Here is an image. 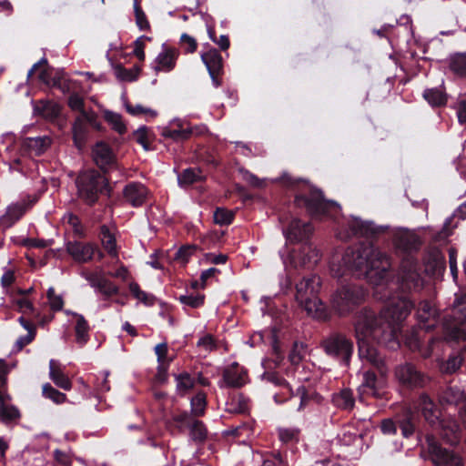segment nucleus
<instances>
[{"instance_id":"nucleus-1","label":"nucleus","mask_w":466,"mask_h":466,"mask_svg":"<svg viewBox=\"0 0 466 466\" xmlns=\"http://www.w3.org/2000/svg\"><path fill=\"white\" fill-rule=\"evenodd\" d=\"M354 331L360 358L375 367L381 375H385L388 369L377 346H390L394 343L395 328L384 319L381 312L377 314L372 309L365 308L356 317Z\"/></svg>"},{"instance_id":"nucleus-2","label":"nucleus","mask_w":466,"mask_h":466,"mask_svg":"<svg viewBox=\"0 0 466 466\" xmlns=\"http://www.w3.org/2000/svg\"><path fill=\"white\" fill-rule=\"evenodd\" d=\"M390 266V258L385 253L371 244H362L347 248L338 263L333 258L330 269L337 278L351 272L358 277H366L370 282L379 285V282L373 281V277L382 280Z\"/></svg>"},{"instance_id":"nucleus-3","label":"nucleus","mask_w":466,"mask_h":466,"mask_svg":"<svg viewBox=\"0 0 466 466\" xmlns=\"http://www.w3.org/2000/svg\"><path fill=\"white\" fill-rule=\"evenodd\" d=\"M76 184L78 197L86 204L93 205L103 192L110 195L108 179L96 170L85 171L76 177Z\"/></svg>"},{"instance_id":"nucleus-4","label":"nucleus","mask_w":466,"mask_h":466,"mask_svg":"<svg viewBox=\"0 0 466 466\" xmlns=\"http://www.w3.org/2000/svg\"><path fill=\"white\" fill-rule=\"evenodd\" d=\"M296 299L299 305L313 318H320L324 308L318 298L320 289V278L317 275H311L304 278L297 286Z\"/></svg>"},{"instance_id":"nucleus-5","label":"nucleus","mask_w":466,"mask_h":466,"mask_svg":"<svg viewBox=\"0 0 466 466\" xmlns=\"http://www.w3.org/2000/svg\"><path fill=\"white\" fill-rule=\"evenodd\" d=\"M366 298V292L358 285H346L339 288L332 296L331 304L333 309L340 316L352 312L362 304Z\"/></svg>"},{"instance_id":"nucleus-6","label":"nucleus","mask_w":466,"mask_h":466,"mask_svg":"<svg viewBox=\"0 0 466 466\" xmlns=\"http://www.w3.org/2000/svg\"><path fill=\"white\" fill-rule=\"evenodd\" d=\"M320 346L327 355L343 361L347 366L350 364L353 342L346 334L331 332L321 340Z\"/></svg>"},{"instance_id":"nucleus-7","label":"nucleus","mask_w":466,"mask_h":466,"mask_svg":"<svg viewBox=\"0 0 466 466\" xmlns=\"http://www.w3.org/2000/svg\"><path fill=\"white\" fill-rule=\"evenodd\" d=\"M398 283L404 292L419 291L423 287V279L419 272L418 261L407 258L401 261L398 273Z\"/></svg>"},{"instance_id":"nucleus-8","label":"nucleus","mask_w":466,"mask_h":466,"mask_svg":"<svg viewBox=\"0 0 466 466\" xmlns=\"http://www.w3.org/2000/svg\"><path fill=\"white\" fill-rule=\"evenodd\" d=\"M295 202L299 207L305 208L312 217L326 215L331 208L337 206L334 201L326 200L322 192L316 188H311L309 195L297 196Z\"/></svg>"},{"instance_id":"nucleus-9","label":"nucleus","mask_w":466,"mask_h":466,"mask_svg":"<svg viewBox=\"0 0 466 466\" xmlns=\"http://www.w3.org/2000/svg\"><path fill=\"white\" fill-rule=\"evenodd\" d=\"M414 303L405 296L390 299L389 304L380 312L391 326L403 321L410 313Z\"/></svg>"},{"instance_id":"nucleus-10","label":"nucleus","mask_w":466,"mask_h":466,"mask_svg":"<svg viewBox=\"0 0 466 466\" xmlns=\"http://www.w3.org/2000/svg\"><path fill=\"white\" fill-rule=\"evenodd\" d=\"M429 452L435 466H464L462 457L442 448L433 436L426 437Z\"/></svg>"},{"instance_id":"nucleus-11","label":"nucleus","mask_w":466,"mask_h":466,"mask_svg":"<svg viewBox=\"0 0 466 466\" xmlns=\"http://www.w3.org/2000/svg\"><path fill=\"white\" fill-rule=\"evenodd\" d=\"M394 375L401 385L409 388L424 387L430 380L427 375L411 363L398 365L395 368Z\"/></svg>"},{"instance_id":"nucleus-12","label":"nucleus","mask_w":466,"mask_h":466,"mask_svg":"<svg viewBox=\"0 0 466 466\" xmlns=\"http://www.w3.org/2000/svg\"><path fill=\"white\" fill-rule=\"evenodd\" d=\"M461 301L457 299L452 309V313L443 322V329L446 339H464L463 323L466 316L461 309Z\"/></svg>"},{"instance_id":"nucleus-13","label":"nucleus","mask_w":466,"mask_h":466,"mask_svg":"<svg viewBox=\"0 0 466 466\" xmlns=\"http://www.w3.org/2000/svg\"><path fill=\"white\" fill-rule=\"evenodd\" d=\"M393 244L398 251L411 254L420 248L422 242L414 231L400 229L394 234Z\"/></svg>"},{"instance_id":"nucleus-14","label":"nucleus","mask_w":466,"mask_h":466,"mask_svg":"<svg viewBox=\"0 0 466 466\" xmlns=\"http://www.w3.org/2000/svg\"><path fill=\"white\" fill-rule=\"evenodd\" d=\"M201 60L207 66L209 76L216 86L220 85L223 71V58L216 48H210L201 54Z\"/></svg>"},{"instance_id":"nucleus-15","label":"nucleus","mask_w":466,"mask_h":466,"mask_svg":"<svg viewBox=\"0 0 466 466\" xmlns=\"http://www.w3.org/2000/svg\"><path fill=\"white\" fill-rule=\"evenodd\" d=\"M179 55V50L176 47L163 46L162 50L158 53L154 61V70L157 73L171 72L176 67Z\"/></svg>"},{"instance_id":"nucleus-16","label":"nucleus","mask_w":466,"mask_h":466,"mask_svg":"<svg viewBox=\"0 0 466 466\" xmlns=\"http://www.w3.org/2000/svg\"><path fill=\"white\" fill-rule=\"evenodd\" d=\"M97 247L89 242L70 241L66 244V251L75 261L86 263L92 259Z\"/></svg>"},{"instance_id":"nucleus-17","label":"nucleus","mask_w":466,"mask_h":466,"mask_svg":"<svg viewBox=\"0 0 466 466\" xmlns=\"http://www.w3.org/2000/svg\"><path fill=\"white\" fill-rule=\"evenodd\" d=\"M149 192L147 188L139 182L129 183L123 189V196L126 202L135 208L145 204Z\"/></svg>"},{"instance_id":"nucleus-18","label":"nucleus","mask_w":466,"mask_h":466,"mask_svg":"<svg viewBox=\"0 0 466 466\" xmlns=\"http://www.w3.org/2000/svg\"><path fill=\"white\" fill-rule=\"evenodd\" d=\"M86 279L93 288L98 289L106 298H110L119 292V288L106 279L102 272L89 273Z\"/></svg>"},{"instance_id":"nucleus-19","label":"nucleus","mask_w":466,"mask_h":466,"mask_svg":"<svg viewBox=\"0 0 466 466\" xmlns=\"http://www.w3.org/2000/svg\"><path fill=\"white\" fill-rule=\"evenodd\" d=\"M417 408L420 410L423 418L428 423L432 426L440 423L441 411L429 395L426 393L420 395Z\"/></svg>"},{"instance_id":"nucleus-20","label":"nucleus","mask_w":466,"mask_h":466,"mask_svg":"<svg viewBox=\"0 0 466 466\" xmlns=\"http://www.w3.org/2000/svg\"><path fill=\"white\" fill-rule=\"evenodd\" d=\"M116 229L112 227H108L106 225H102L100 227L99 231V238L101 245L105 251L112 258L116 259V262L119 260L118 258V250L119 248L116 243Z\"/></svg>"},{"instance_id":"nucleus-21","label":"nucleus","mask_w":466,"mask_h":466,"mask_svg":"<svg viewBox=\"0 0 466 466\" xmlns=\"http://www.w3.org/2000/svg\"><path fill=\"white\" fill-rule=\"evenodd\" d=\"M247 380V371L236 362L224 370L223 382L227 387L240 388L246 384Z\"/></svg>"},{"instance_id":"nucleus-22","label":"nucleus","mask_w":466,"mask_h":466,"mask_svg":"<svg viewBox=\"0 0 466 466\" xmlns=\"http://www.w3.org/2000/svg\"><path fill=\"white\" fill-rule=\"evenodd\" d=\"M359 390L360 395H370L377 399H380L384 396L381 383L378 381L375 373L370 370L363 373V381Z\"/></svg>"},{"instance_id":"nucleus-23","label":"nucleus","mask_w":466,"mask_h":466,"mask_svg":"<svg viewBox=\"0 0 466 466\" xmlns=\"http://www.w3.org/2000/svg\"><path fill=\"white\" fill-rule=\"evenodd\" d=\"M312 232L309 223H303L299 219H293L285 232L286 238L291 242H299L307 239Z\"/></svg>"},{"instance_id":"nucleus-24","label":"nucleus","mask_w":466,"mask_h":466,"mask_svg":"<svg viewBox=\"0 0 466 466\" xmlns=\"http://www.w3.org/2000/svg\"><path fill=\"white\" fill-rule=\"evenodd\" d=\"M424 264L427 274L440 275L445 269V258L439 249H432L427 253Z\"/></svg>"},{"instance_id":"nucleus-25","label":"nucleus","mask_w":466,"mask_h":466,"mask_svg":"<svg viewBox=\"0 0 466 466\" xmlns=\"http://www.w3.org/2000/svg\"><path fill=\"white\" fill-rule=\"evenodd\" d=\"M93 158L96 164L102 169L114 162L115 157L110 147L104 143L98 142L93 148Z\"/></svg>"},{"instance_id":"nucleus-26","label":"nucleus","mask_w":466,"mask_h":466,"mask_svg":"<svg viewBox=\"0 0 466 466\" xmlns=\"http://www.w3.org/2000/svg\"><path fill=\"white\" fill-rule=\"evenodd\" d=\"M34 110L46 120L53 121L60 115L61 106L54 101L40 100L35 103Z\"/></svg>"},{"instance_id":"nucleus-27","label":"nucleus","mask_w":466,"mask_h":466,"mask_svg":"<svg viewBox=\"0 0 466 466\" xmlns=\"http://www.w3.org/2000/svg\"><path fill=\"white\" fill-rule=\"evenodd\" d=\"M86 118L84 116H78L73 124L72 132L75 145L80 149L86 143L87 133Z\"/></svg>"},{"instance_id":"nucleus-28","label":"nucleus","mask_w":466,"mask_h":466,"mask_svg":"<svg viewBox=\"0 0 466 466\" xmlns=\"http://www.w3.org/2000/svg\"><path fill=\"white\" fill-rule=\"evenodd\" d=\"M441 438L451 445H456L461 439L459 425L453 420L441 423Z\"/></svg>"},{"instance_id":"nucleus-29","label":"nucleus","mask_w":466,"mask_h":466,"mask_svg":"<svg viewBox=\"0 0 466 466\" xmlns=\"http://www.w3.org/2000/svg\"><path fill=\"white\" fill-rule=\"evenodd\" d=\"M68 106L73 111L80 112V116H84L88 123H93L96 120V113L94 111H86L85 110V101L84 98L76 93H73L68 97Z\"/></svg>"},{"instance_id":"nucleus-30","label":"nucleus","mask_w":466,"mask_h":466,"mask_svg":"<svg viewBox=\"0 0 466 466\" xmlns=\"http://www.w3.org/2000/svg\"><path fill=\"white\" fill-rule=\"evenodd\" d=\"M49 376L57 387L66 390L71 389V380L59 368L56 367V361L53 360L49 362Z\"/></svg>"},{"instance_id":"nucleus-31","label":"nucleus","mask_w":466,"mask_h":466,"mask_svg":"<svg viewBox=\"0 0 466 466\" xmlns=\"http://www.w3.org/2000/svg\"><path fill=\"white\" fill-rule=\"evenodd\" d=\"M25 145L31 152L40 156L50 147L51 139L47 136L28 137Z\"/></svg>"},{"instance_id":"nucleus-32","label":"nucleus","mask_w":466,"mask_h":466,"mask_svg":"<svg viewBox=\"0 0 466 466\" xmlns=\"http://www.w3.org/2000/svg\"><path fill=\"white\" fill-rule=\"evenodd\" d=\"M262 380L268 384H271L275 387L280 388V394L283 395V398H287L289 396L290 388L285 379L280 377L276 372H265L262 376Z\"/></svg>"},{"instance_id":"nucleus-33","label":"nucleus","mask_w":466,"mask_h":466,"mask_svg":"<svg viewBox=\"0 0 466 466\" xmlns=\"http://www.w3.org/2000/svg\"><path fill=\"white\" fill-rule=\"evenodd\" d=\"M332 400L337 407L346 410H351L355 403L353 393L349 389H344L334 394Z\"/></svg>"},{"instance_id":"nucleus-34","label":"nucleus","mask_w":466,"mask_h":466,"mask_svg":"<svg viewBox=\"0 0 466 466\" xmlns=\"http://www.w3.org/2000/svg\"><path fill=\"white\" fill-rule=\"evenodd\" d=\"M449 68L457 76L463 77L466 75V55L456 53L449 58Z\"/></svg>"},{"instance_id":"nucleus-35","label":"nucleus","mask_w":466,"mask_h":466,"mask_svg":"<svg viewBox=\"0 0 466 466\" xmlns=\"http://www.w3.org/2000/svg\"><path fill=\"white\" fill-rule=\"evenodd\" d=\"M76 318V323L75 327V332H76V342L84 345L88 340V331H89V325L87 321L85 319L84 316L77 314V313H72Z\"/></svg>"},{"instance_id":"nucleus-36","label":"nucleus","mask_w":466,"mask_h":466,"mask_svg":"<svg viewBox=\"0 0 466 466\" xmlns=\"http://www.w3.org/2000/svg\"><path fill=\"white\" fill-rule=\"evenodd\" d=\"M361 434L357 428L353 425H347L343 427L341 432L338 435L339 442L343 446H350L355 443Z\"/></svg>"},{"instance_id":"nucleus-37","label":"nucleus","mask_w":466,"mask_h":466,"mask_svg":"<svg viewBox=\"0 0 466 466\" xmlns=\"http://www.w3.org/2000/svg\"><path fill=\"white\" fill-rule=\"evenodd\" d=\"M198 134H201L206 131V127H195V128H187V129H165L162 132V135L165 137L171 138L173 140H186L190 135L194 132Z\"/></svg>"},{"instance_id":"nucleus-38","label":"nucleus","mask_w":466,"mask_h":466,"mask_svg":"<svg viewBox=\"0 0 466 466\" xmlns=\"http://www.w3.org/2000/svg\"><path fill=\"white\" fill-rule=\"evenodd\" d=\"M116 77L120 81L132 82L137 80L140 74V67L134 66L131 68H125L121 65H116L114 67Z\"/></svg>"},{"instance_id":"nucleus-39","label":"nucleus","mask_w":466,"mask_h":466,"mask_svg":"<svg viewBox=\"0 0 466 466\" xmlns=\"http://www.w3.org/2000/svg\"><path fill=\"white\" fill-rule=\"evenodd\" d=\"M442 399L447 403L461 405V408L465 406L466 396L462 390L456 387L447 389L443 393Z\"/></svg>"},{"instance_id":"nucleus-40","label":"nucleus","mask_w":466,"mask_h":466,"mask_svg":"<svg viewBox=\"0 0 466 466\" xmlns=\"http://www.w3.org/2000/svg\"><path fill=\"white\" fill-rule=\"evenodd\" d=\"M423 97L433 106H442L447 100L444 91L440 87L426 89Z\"/></svg>"},{"instance_id":"nucleus-41","label":"nucleus","mask_w":466,"mask_h":466,"mask_svg":"<svg viewBox=\"0 0 466 466\" xmlns=\"http://www.w3.org/2000/svg\"><path fill=\"white\" fill-rule=\"evenodd\" d=\"M26 210V205L25 203H16L8 207L4 220L8 221L11 225L20 219Z\"/></svg>"},{"instance_id":"nucleus-42","label":"nucleus","mask_w":466,"mask_h":466,"mask_svg":"<svg viewBox=\"0 0 466 466\" xmlns=\"http://www.w3.org/2000/svg\"><path fill=\"white\" fill-rule=\"evenodd\" d=\"M278 434L282 443H296L299 440L300 431L297 428H279Z\"/></svg>"},{"instance_id":"nucleus-43","label":"nucleus","mask_w":466,"mask_h":466,"mask_svg":"<svg viewBox=\"0 0 466 466\" xmlns=\"http://www.w3.org/2000/svg\"><path fill=\"white\" fill-rule=\"evenodd\" d=\"M176 380L177 391L182 396L187 394L194 387L195 383L194 379L187 372L177 375Z\"/></svg>"},{"instance_id":"nucleus-44","label":"nucleus","mask_w":466,"mask_h":466,"mask_svg":"<svg viewBox=\"0 0 466 466\" xmlns=\"http://www.w3.org/2000/svg\"><path fill=\"white\" fill-rule=\"evenodd\" d=\"M298 394L300 396L299 409L305 407L310 401L320 403L322 400V397L319 393L314 390H308L305 387H299Z\"/></svg>"},{"instance_id":"nucleus-45","label":"nucleus","mask_w":466,"mask_h":466,"mask_svg":"<svg viewBox=\"0 0 466 466\" xmlns=\"http://www.w3.org/2000/svg\"><path fill=\"white\" fill-rule=\"evenodd\" d=\"M436 315V309L428 301H421L420 303L417 310V316L420 321L427 322L434 319Z\"/></svg>"},{"instance_id":"nucleus-46","label":"nucleus","mask_w":466,"mask_h":466,"mask_svg":"<svg viewBox=\"0 0 466 466\" xmlns=\"http://www.w3.org/2000/svg\"><path fill=\"white\" fill-rule=\"evenodd\" d=\"M105 118L111 125L112 128L118 134L122 135L127 131V127L119 114L106 111L105 113Z\"/></svg>"},{"instance_id":"nucleus-47","label":"nucleus","mask_w":466,"mask_h":466,"mask_svg":"<svg viewBox=\"0 0 466 466\" xmlns=\"http://www.w3.org/2000/svg\"><path fill=\"white\" fill-rule=\"evenodd\" d=\"M188 428L190 436L194 441H202L207 438V429L202 421L193 420Z\"/></svg>"},{"instance_id":"nucleus-48","label":"nucleus","mask_w":466,"mask_h":466,"mask_svg":"<svg viewBox=\"0 0 466 466\" xmlns=\"http://www.w3.org/2000/svg\"><path fill=\"white\" fill-rule=\"evenodd\" d=\"M158 365L169 366L174 357L168 355V347L167 342L159 343L155 347Z\"/></svg>"},{"instance_id":"nucleus-49","label":"nucleus","mask_w":466,"mask_h":466,"mask_svg":"<svg viewBox=\"0 0 466 466\" xmlns=\"http://www.w3.org/2000/svg\"><path fill=\"white\" fill-rule=\"evenodd\" d=\"M206 406V395L199 392L191 400V413L196 417L202 416L205 412Z\"/></svg>"},{"instance_id":"nucleus-50","label":"nucleus","mask_w":466,"mask_h":466,"mask_svg":"<svg viewBox=\"0 0 466 466\" xmlns=\"http://www.w3.org/2000/svg\"><path fill=\"white\" fill-rule=\"evenodd\" d=\"M462 361L463 358L461 356H451L441 365V371L443 373L451 374L460 369Z\"/></svg>"},{"instance_id":"nucleus-51","label":"nucleus","mask_w":466,"mask_h":466,"mask_svg":"<svg viewBox=\"0 0 466 466\" xmlns=\"http://www.w3.org/2000/svg\"><path fill=\"white\" fill-rule=\"evenodd\" d=\"M200 178V171L194 168L185 169L177 177L178 183L181 186L191 185Z\"/></svg>"},{"instance_id":"nucleus-52","label":"nucleus","mask_w":466,"mask_h":466,"mask_svg":"<svg viewBox=\"0 0 466 466\" xmlns=\"http://www.w3.org/2000/svg\"><path fill=\"white\" fill-rule=\"evenodd\" d=\"M43 394L46 398L50 399L56 404L64 403L66 400V394L60 392L52 387L49 383H46L43 386Z\"/></svg>"},{"instance_id":"nucleus-53","label":"nucleus","mask_w":466,"mask_h":466,"mask_svg":"<svg viewBox=\"0 0 466 466\" xmlns=\"http://www.w3.org/2000/svg\"><path fill=\"white\" fill-rule=\"evenodd\" d=\"M19 416V410L14 406L5 405L2 396L0 395V419L6 421L16 419Z\"/></svg>"},{"instance_id":"nucleus-54","label":"nucleus","mask_w":466,"mask_h":466,"mask_svg":"<svg viewBox=\"0 0 466 466\" xmlns=\"http://www.w3.org/2000/svg\"><path fill=\"white\" fill-rule=\"evenodd\" d=\"M46 297L48 304L53 311H60L64 307V299L60 294H56L53 287L47 289Z\"/></svg>"},{"instance_id":"nucleus-55","label":"nucleus","mask_w":466,"mask_h":466,"mask_svg":"<svg viewBox=\"0 0 466 466\" xmlns=\"http://www.w3.org/2000/svg\"><path fill=\"white\" fill-rule=\"evenodd\" d=\"M234 218V212L223 208H218L214 212V221L218 225H228Z\"/></svg>"},{"instance_id":"nucleus-56","label":"nucleus","mask_w":466,"mask_h":466,"mask_svg":"<svg viewBox=\"0 0 466 466\" xmlns=\"http://www.w3.org/2000/svg\"><path fill=\"white\" fill-rule=\"evenodd\" d=\"M399 425L404 437L408 438L411 436L415 431L412 414L410 412H407L405 417L399 421Z\"/></svg>"},{"instance_id":"nucleus-57","label":"nucleus","mask_w":466,"mask_h":466,"mask_svg":"<svg viewBox=\"0 0 466 466\" xmlns=\"http://www.w3.org/2000/svg\"><path fill=\"white\" fill-rule=\"evenodd\" d=\"M179 301L185 306H188L192 309H197L201 307L205 301V295L197 294V295H182L179 298Z\"/></svg>"},{"instance_id":"nucleus-58","label":"nucleus","mask_w":466,"mask_h":466,"mask_svg":"<svg viewBox=\"0 0 466 466\" xmlns=\"http://www.w3.org/2000/svg\"><path fill=\"white\" fill-rule=\"evenodd\" d=\"M179 44L186 54H193L198 49V42L196 38L187 34L181 35Z\"/></svg>"},{"instance_id":"nucleus-59","label":"nucleus","mask_w":466,"mask_h":466,"mask_svg":"<svg viewBox=\"0 0 466 466\" xmlns=\"http://www.w3.org/2000/svg\"><path fill=\"white\" fill-rule=\"evenodd\" d=\"M248 400L242 395H238L228 403V410L235 413H243L248 410Z\"/></svg>"},{"instance_id":"nucleus-60","label":"nucleus","mask_w":466,"mask_h":466,"mask_svg":"<svg viewBox=\"0 0 466 466\" xmlns=\"http://www.w3.org/2000/svg\"><path fill=\"white\" fill-rule=\"evenodd\" d=\"M306 355V347L303 343L295 342L289 355L290 362L294 365H298L302 361Z\"/></svg>"},{"instance_id":"nucleus-61","label":"nucleus","mask_w":466,"mask_h":466,"mask_svg":"<svg viewBox=\"0 0 466 466\" xmlns=\"http://www.w3.org/2000/svg\"><path fill=\"white\" fill-rule=\"evenodd\" d=\"M134 10H135L137 25L141 30H149L150 29L149 22L147 21V18L145 13L139 6L137 0H134Z\"/></svg>"},{"instance_id":"nucleus-62","label":"nucleus","mask_w":466,"mask_h":466,"mask_svg":"<svg viewBox=\"0 0 466 466\" xmlns=\"http://www.w3.org/2000/svg\"><path fill=\"white\" fill-rule=\"evenodd\" d=\"M239 171L242 175L243 180L247 182L250 187L256 188H261L265 187L266 183L264 179L258 177L256 175L248 170L240 169Z\"/></svg>"},{"instance_id":"nucleus-63","label":"nucleus","mask_w":466,"mask_h":466,"mask_svg":"<svg viewBox=\"0 0 466 466\" xmlns=\"http://www.w3.org/2000/svg\"><path fill=\"white\" fill-rule=\"evenodd\" d=\"M134 137L145 149L147 150L149 148V130L147 127H140L137 131H135Z\"/></svg>"},{"instance_id":"nucleus-64","label":"nucleus","mask_w":466,"mask_h":466,"mask_svg":"<svg viewBox=\"0 0 466 466\" xmlns=\"http://www.w3.org/2000/svg\"><path fill=\"white\" fill-rule=\"evenodd\" d=\"M197 250V246L188 245L181 247L176 253L175 259L179 260L181 263L186 264L188 258Z\"/></svg>"}]
</instances>
